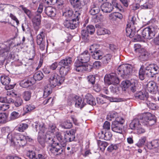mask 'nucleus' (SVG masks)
Returning a JSON list of instances; mask_svg holds the SVG:
<instances>
[{"instance_id": "0e129e2a", "label": "nucleus", "mask_w": 159, "mask_h": 159, "mask_svg": "<svg viewBox=\"0 0 159 159\" xmlns=\"http://www.w3.org/2000/svg\"><path fill=\"white\" fill-rule=\"evenodd\" d=\"M9 48V50L7 52V54H6V59H12L13 60L15 58V53L13 52H11L9 54V51L10 50V48L7 47Z\"/></svg>"}, {"instance_id": "5fc2aeb1", "label": "nucleus", "mask_w": 159, "mask_h": 159, "mask_svg": "<svg viewBox=\"0 0 159 159\" xmlns=\"http://www.w3.org/2000/svg\"><path fill=\"white\" fill-rule=\"evenodd\" d=\"M85 30L90 34H93L95 31L94 27L92 25H88Z\"/></svg>"}, {"instance_id": "4be33fe9", "label": "nucleus", "mask_w": 159, "mask_h": 159, "mask_svg": "<svg viewBox=\"0 0 159 159\" xmlns=\"http://www.w3.org/2000/svg\"><path fill=\"white\" fill-rule=\"evenodd\" d=\"M103 3V2L100 7L102 11L105 13L110 12L113 9L114 7L110 3L108 2Z\"/></svg>"}, {"instance_id": "6e6552de", "label": "nucleus", "mask_w": 159, "mask_h": 159, "mask_svg": "<svg viewBox=\"0 0 159 159\" xmlns=\"http://www.w3.org/2000/svg\"><path fill=\"white\" fill-rule=\"evenodd\" d=\"M159 30V29L157 26H150L143 30L142 35L144 39H150L154 37L156 34Z\"/></svg>"}, {"instance_id": "aec40b11", "label": "nucleus", "mask_w": 159, "mask_h": 159, "mask_svg": "<svg viewBox=\"0 0 159 159\" xmlns=\"http://www.w3.org/2000/svg\"><path fill=\"white\" fill-rule=\"evenodd\" d=\"M35 129L36 131H39L38 134H45V132L47 130L45 124L42 122H36L35 123Z\"/></svg>"}, {"instance_id": "e2e57ef3", "label": "nucleus", "mask_w": 159, "mask_h": 159, "mask_svg": "<svg viewBox=\"0 0 159 159\" xmlns=\"http://www.w3.org/2000/svg\"><path fill=\"white\" fill-rule=\"evenodd\" d=\"M110 89L111 92L113 93L118 94L119 93V90L118 87L114 85L113 86H111Z\"/></svg>"}, {"instance_id": "f704fd0d", "label": "nucleus", "mask_w": 159, "mask_h": 159, "mask_svg": "<svg viewBox=\"0 0 159 159\" xmlns=\"http://www.w3.org/2000/svg\"><path fill=\"white\" fill-rule=\"evenodd\" d=\"M93 52V54L92 55L93 58L96 60L101 59L103 55V52L102 50H98Z\"/></svg>"}, {"instance_id": "7ed1b4c3", "label": "nucleus", "mask_w": 159, "mask_h": 159, "mask_svg": "<svg viewBox=\"0 0 159 159\" xmlns=\"http://www.w3.org/2000/svg\"><path fill=\"white\" fill-rule=\"evenodd\" d=\"M7 140L11 143H17L20 147H23L27 141L31 142L32 139L29 136H26L20 133H9L7 135Z\"/></svg>"}, {"instance_id": "37998d69", "label": "nucleus", "mask_w": 159, "mask_h": 159, "mask_svg": "<svg viewBox=\"0 0 159 159\" xmlns=\"http://www.w3.org/2000/svg\"><path fill=\"white\" fill-rule=\"evenodd\" d=\"M97 143L100 149L102 151H104L105 148L108 145V143L107 142L100 140H98Z\"/></svg>"}, {"instance_id": "7c9ffc66", "label": "nucleus", "mask_w": 159, "mask_h": 159, "mask_svg": "<svg viewBox=\"0 0 159 159\" xmlns=\"http://www.w3.org/2000/svg\"><path fill=\"white\" fill-rule=\"evenodd\" d=\"M135 97L136 98L140 100H146L148 97V94L146 92L143 93L140 91L135 94Z\"/></svg>"}, {"instance_id": "5701e85b", "label": "nucleus", "mask_w": 159, "mask_h": 159, "mask_svg": "<svg viewBox=\"0 0 159 159\" xmlns=\"http://www.w3.org/2000/svg\"><path fill=\"white\" fill-rule=\"evenodd\" d=\"M69 2L75 10L81 11L83 5L80 0H69Z\"/></svg>"}, {"instance_id": "f8f14e48", "label": "nucleus", "mask_w": 159, "mask_h": 159, "mask_svg": "<svg viewBox=\"0 0 159 159\" xmlns=\"http://www.w3.org/2000/svg\"><path fill=\"white\" fill-rule=\"evenodd\" d=\"M103 2V0H96L92 2L90 6L89 13L91 15H95L98 14L100 11V7Z\"/></svg>"}, {"instance_id": "864d4df0", "label": "nucleus", "mask_w": 159, "mask_h": 159, "mask_svg": "<svg viewBox=\"0 0 159 159\" xmlns=\"http://www.w3.org/2000/svg\"><path fill=\"white\" fill-rule=\"evenodd\" d=\"M89 33L85 29L81 31V35L82 39L85 41H86L88 39Z\"/></svg>"}, {"instance_id": "393cba45", "label": "nucleus", "mask_w": 159, "mask_h": 159, "mask_svg": "<svg viewBox=\"0 0 159 159\" xmlns=\"http://www.w3.org/2000/svg\"><path fill=\"white\" fill-rule=\"evenodd\" d=\"M9 48H6L0 49V65H3L6 59V54H7V52Z\"/></svg>"}, {"instance_id": "f03ea898", "label": "nucleus", "mask_w": 159, "mask_h": 159, "mask_svg": "<svg viewBox=\"0 0 159 159\" xmlns=\"http://www.w3.org/2000/svg\"><path fill=\"white\" fill-rule=\"evenodd\" d=\"M137 117L133 119L130 123L129 127L131 129L135 130L140 126L139 119L143 125L149 126L154 124L157 121L155 116L149 112L139 115Z\"/></svg>"}, {"instance_id": "c85d7f7f", "label": "nucleus", "mask_w": 159, "mask_h": 159, "mask_svg": "<svg viewBox=\"0 0 159 159\" xmlns=\"http://www.w3.org/2000/svg\"><path fill=\"white\" fill-rule=\"evenodd\" d=\"M82 66L83 67V69L81 70L78 68L79 67H77V66L74 67V69L77 72H82L83 71L90 72L93 69V66L89 64L86 65L83 64Z\"/></svg>"}, {"instance_id": "20e7f679", "label": "nucleus", "mask_w": 159, "mask_h": 159, "mask_svg": "<svg viewBox=\"0 0 159 159\" xmlns=\"http://www.w3.org/2000/svg\"><path fill=\"white\" fill-rule=\"evenodd\" d=\"M138 20L135 16H130L128 24L126 28V34L127 36L132 38L134 36L136 30L138 27Z\"/></svg>"}, {"instance_id": "a19ab883", "label": "nucleus", "mask_w": 159, "mask_h": 159, "mask_svg": "<svg viewBox=\"0 0 159 159\" xmlns=\"http://www.w3.org/2000/svg\"><path fill=\"white\" fill-rule=\"evenodd\" d=\"M52 87L50 85H48L45 87L44 90L43 97L44 98L47 97L52 92Z\"/></svg>"}, {"instance_id": "2eb2a0df", "label": "nucleus", "mask_w": 159, "mask_h": 159, "mask_svg": "<svg viewBox=\"0 0 159 159\" xmlns=\"http://www.w3.org/2000/svg\"><path fill=\"white\" fill-rule=\"evenodd\" d=\"M86 102L92 106L95 105L96 104L95 98L89 93L87 94L85 98L83 99L81 107V108H83L86 105Z\"/></svg>"}, {"instance_id": "a878e982", "label": "nucleus", "mask_w": 159, "mask_h": 159, "mask_svg": "<svg viewBox=\"0 0 159 159\" xmlns=\"http://www.w3.org/2000/svg\"><path fill=\"white\" fill-rule=\"evenodd\" d=\"M146 88L149 92H152L157 91L158 86L156 83L153 81H151L147 84Z\"/></svg>"}, {"instance_id": "8fccbe9b", "label": "nucleus", "mask_w": 159, "mask_h": 159, "mask_svg": "<svg viewBox=\"0 0 159 159\" xmlns=\"http://www.w3.org/2000/svg\"><path fill=\"white\" fill-rule=\"evenodd\" d=\"M28 127V124L25 123H21L19 125L18 130L20 132H23Z\"/></svg>"}, {"instance_id": "09e8293b", "label": "nucleus", "mask_w": 159, "mask_h": 159, "mask_svg": "<svg viewBox=\"0 0 159 159\" xmlns=\"http://www.w3.org/2000/svg\"><path fill=\"white\" fill-rule=\"evenodd\" d=\"M26 155L30 159H38L36 157L35 153L32 150H29L27 151Z\"/></svg>"}, {"instance_id": "ea45409f", "label": "nucleus", "mask_w": 159, "mask_h": 159, "mask_svg": "<svg viewBox=\"0 0 159 159\" xmlns=\"http://www.w3.org/2000/svg\"><path fill=\"white\" fill-rule=\"evenodd\" d=\"M43 75L42 72L38 71L34 74L33 80L35 82L36 81H40L43 78Z\"/></svg>"}, {"instance_id": "c03bdc74", "label": "nucleus", "mask_w": 159, "mask_h": 159, "mask_svg": "<svg viewBox=\"0 0 159 159\" xmlns=\"http://www.w3.org/2000/svg\"><path fill=\"white\" fill-rule=\"evenodd\" d=\"M105 97L111 102H119L124 101V99L122 98H114L104 96Z\"/></svg>"}, {"instance_id": "f257e3e1", "label": "nucleus", "mask_w": 159, "mask_h": 159, "mask_svg": "<svg viewBox=\"0 0 159 159\" xmlns=\"http://www.w3.org/2000/svg\"><path fill=\"white\" fill-rule=\"evenodd\" d=\"M46 142L48 144V148L51 154L54 155H59L63 152L66 146H63V143L65 141L64 138L59 132L56 133V137L53 138L47 133L46 135Z\"/></svg>"}, {"instance_id": "1a4fd4ad", "label": "nucleus", "mask_w": 159, "mask_h": 159, "mask_svg": "<svg viewBox=\"0 0 159 159\" xmlns=\"http://www.w3.org/2000/svg\"><path fill=\"white\" fill-rule=\"evenodd\" d=\"M65 78L64 76H60L56 73L51 75L49 78L50 84L52 88L57 86H59L64 82Z\"/></svg>"}, {"instance_id": "2f4dec72", "label": "nucleus", "mask_w": 159, "mask_h": 159, "mask_svg": "<svg viewBox=\"0 0 159 159\" xmlns=\"http://www.w3.org/2000/svg\"><path fill=\"white\" fill-rule=\"evenodd\" d=\"M159 146V143L157 140H154L151 142L148 143L147 147L149 149H152L153 148H156Z\"/></svg>"}, {"instance_id": "338daca9", "label": "nucleus", "mask_w": 159, "mask_h": 159, "mask_svg": "<svg viewBox=\"0 0 159 159\" xmlns=\"http://www.w3.org/2000/svg\"><path fill=\"white\" fill-rule=\"evenodd\" d=\"M135 130L138 134L143 133L145 132V130L142 127L141 125H140V126H139L138 128H137Z\"/></svg>"}, {"instance_id": "6e6d98bb", "label": "nucleus", "mask_w": 159, "mask_h": 159, "mask_svg": "<svg viewBox=\"0 0 159 159\" xmlns=\"http://www.w3.org/2000/svg\"><path fill=\"white\" fill-rule=\"evenodd\" d=\"M87 79L89 83L91 84L92 85L95 84V77L93 75H90L88 76Z\"/></svg>"}, {"instance_id": "603ef678", "label": "nucleus", "mask_w": 159, "mask_h": 159, "mask_svg": "<svg viewBox=\"0 0 159 159\" xmlns=\"http://www.w3.org/2000/svg\"><path fill=\"white\" fill-rule=\"evenodd\" d=\"M109 31L104 28H98L97 30V33L99 35H104L109 34Z\"/></svg>"}, {"instance_id": "9d476101", "label": "nucleus", "mask_w": 159, "mask_h": 159, "mask_svg": "<svg viewBox=\"0 0 159 159\" xmlns=\"http://www.w3.org/2000/svg\"><path fill=\"white\" fill-rule=\"evenodd\" d=\"M148 66L145 67L144 66H141L139 71V78L141 80H143L145 78L144 75H146L149 77L153 78L154 75H153V72L150 71V69L148 68Z\"/></svg>"}, {"instance_id": "6ab92c4d", "label": "nucleus", "mask_w": 159, "mask_h": 159, "mask_svg": "<svg viewBox=\"0 0 159 159\" xmlns=\"http://www.w3.org/2000/svg\"><path fill=\"white\" fill-rule=\"evenodd\" d=\"M32 20L33 24L34 29L36 31H37L39 29V26L41 24V15L37 13H35V14L32 18Z\"/></svg>"}, {"instance_id": "bf43d9fd", "label": "nucleus", "mask_w": 159, "mask_h": 159, "mask_svg": "<svg viewBox=\"0 0 159 159\" xmlns=\"http://www.w3.org/2000/svg\"><path fill=\"white\" fill-rule=\"evenodd\" d=\"M19 116L20 115L18 112L13 111L11 114L10 118L11 120H14L18 118Z\"/></svg>"}, {"instance_id": "72a5a7b5", "label": "nucleus", "mask_w": 159, "mask_h": 159, "mask_svg": "<svg viewBox=\"0 0 159 159\" xmlns=\"http://www.w3.org/2000/svg\"><path fill=\"white\" fill-rule=\"evenodd\" d=\"M112 55L111 54H107L106 55L102 56L101 60L103 64L107 65L110 61Z\"/></svg>"}, {"instance_id": "680f3d73", "label": "nucleus", "mask_w": 159, "mask_h": 159, "mask_svg": "<svg viewBox=\"0 0 159 159\" xmlns=\"http://www.w3.org/2000/svg\"><path fill=\"white\" fill-rule=\"evenodd\" d=\"M146 104L148 107L152 110H155L157 108V105L156 104L151 102L149 101H147Z\"/></svg>"}, {"instance_id": "412c9836", "label": "nucleus", "mask_w": 159, "mask_h": 159, "mask_svg": "<svg viewBox=\"0 0 159 159\" xmlns=\"http://www.w3.org/2000/svg\"><path fill=\"white\" fill-rule=\"evenodd\" d=\"M112 134L111 133L108 131H102L101 133L98 134V137L100 139H103L104 140L108 141L110 140L111 138Z\"/></svg>"}, {"instance_id": "39448f33", "label": "nucleus", "mask_w": 159, "mask_h": 159, "mask_svg": "<svg viewBox=\"0 0 159 159\" xmlns=\"http://www.w3.org/2000/svg\"><path fill=\"white\" fill-rule=\"evenodd\" d=\"M72 62V58L69 56L60 60L58 65L61 66L59 69V72L61 75L65 76L69 72Z\"/></svg>"}, {"instance_id": "b1692460", "label": "nucleus", "mask_w": 159, "mask_h": 159, "mask_svg": "<svg viewBox=\"0 0 159 159\" xmlns=\"http://www.w3.org/2000/svg\"><path fill=\"white\" fill-rule=\"evenodd\" d=\"M111 129L113 131L121 133L122 132V126L117 121H114L111 125Z\"/></svg>"}, {"instance_id": "c756f323", "label": "nucleus", "mask_w": 159, "mask_h": 159, "mask_svg": "<svg viewBox=\"0 0 159 159\" xmlns=\"http://www.w3.org/2000/svg\"><path fill=\"white\" fill-rule=\"evenodd\" d=\"M48 133H46L45 134H38V140L39 144L41 145V146L44 148L45 146V143H47L46 142V135Z\"/></svg>"}, {"instance_id": "cd10ccee", "label": "nucleus", "mask_w": 159, "mask_h": 159, "mask_svg": "<svg viewBox=\"0 0 159 159\" xmlns=\"http://www.w3.org/2000/svg\"><path fill=\"white\" fill-rule=\"evenodd\" d=\"M35 83V81L32 79H30L28 80H24L21 81L20 84L23 88H27L31 86Z\"/></svg>"}, {"instance_id": "e433bc0d", "label": "nucleus", "mask_w": 159, "mask_h": 159, "mask_svg": "<svg viewBox=\"0 0 159 159\" xmlns=\"http://www.w3.org/2000/svg\"><path fill=\"white\" fill-rule=\"evenodd\" d=\"M35 108L34 105L32 104L26 105L23 108L24 113L23 115H25L26 113H30Z\"/></svg>"}, {"instance_id": "a211bd4d", "label": "nucleus", "mask_w": 159, "mask_h": 159, "mask_svg": "<svg viewBox=\"0 0 159 159\" xmlns=\"http://www.w3.org/2000/svg\"><path fill=\"white\" fill-rule=\"evenodd\" d=\"M82 99L81 97L79 96L75 95L74 97L71 98L70 97L67 100V102L69 104H71L72 103H75L76 107H80L81 109V103Z\"/></svg>"}, {"instance_id": "58836bf2", "label": "nucleus", "mask_w": 159, "mask_h": 159, "mask_svg": "<svg viewBox=\"0 0 159 159\" xmlns=\"http://www.w3.org/2000/svg\"><path fill=\"white\" fill-rule=\"evenodd\" d=\"M148 66V68L150 69V71L154 72V73H153V75H154V76L159 72V68L156 64H150Z\"/></svg>"}, {"instance_id": "de8ad7c7", "label": "nucleus", "mask_w": 159, "mask_h": 159, "mask_svg": "<svg viewBox=\"0 0 159 159\" xmlns=\"http://www.w3.org/2000/svg\"><path fill=\"white\" fill-rule=\"evenodd\" d=\"M72 126V123L68 120L64 121L61 124V127L64 129H70Z\"/></svg>"}, {"instance_id": "423d86ee", "label": "nucleus", "mask_w": 159, "mask_h": 159, "mask_svg": "<svg viewBox=\"0 0 159 159\" xmlns=\"http://www.w3.org/2000/svg\"><path fill=\"white\" fill-rule=\"evenodd\" d=\"M90 56L87 50L84 51L78 57L74 64V67L77 66L81 70L83 69L82 64L88 63L90 61Z\"/></svg>"}, {"instance_id": "13d9d810", "label": "nucleus", "mask_w": 159, "mask_h": 159, "mask_svg": "<svg viewBox=\"0 0 159 159\" xmlns=\"http://www.w3.org/2000/svg\"><path fill=\"white\" fill-rule=\"evenodd\" d=\"M99 47V45L98 44H94L92 45L90 48L89 50L91 52L93 53L94 52L97 51Z\"/></svg>"}, {"instance_id": "4c0bfd02", "label": "nucleus", "mask_w": 159, "mask_h": 159, "mask_svg": "<svg viewBox=\"0 0 159 159\" xmlns=\"http://www.w3.org/2000/svg\"><path fill=\"white\" fill-rule=\"evenodd\" d=\"M140 52L141 54L139 56V58L140 60L145 61L148 60L149 54L147 51L143 49L142 52Z\"/></svg>"}, {"instance_id": "774afa93", "label": "nucleus", "mask_w": 159, "mask_h": 159, "mask_svg": "<svg viewBox=\"0 0 159 159\" xmlns=\"http://www.w3.org/2000/svg\"><path fill=\"white\" fill-rule=\"evenodd\" d=\"M131 83L129 80H126L125 81H123L122 83V84L123 87L127 89L129 88Z\"/></svg>"}, {"instance_id": "dca6fc26", "label": "nucleus", "mask_w": 159, "mask_h": 159, "mask_svg": "<svg viewBox=\"0 0 159 159\" xmlns=\"http://www.w3.org/2000/svg\"><path fill=\"white\" fill-rule=\"evenodd\" d=\"M76 20H77L75 19L66 18L64 21L63 24L65 27L67 28L74 29L78 26V24L76 23Z\"/></svg>"}, {"instance_id": "4d7b16f0", "label": "nucleus", "mask_w": 159, "mask_h": 159, "mask_svg": "<svg viewBox=\"0 0 159 159\" xmlns=\"http://www.w3.org/2000/svg\"><path fill=\"white\" fill-rule=\"evenodd\" d=\"M23 101L20 98H18L14 103L15 106L17 107H19L22 105L23 103Z\"/></svg>"}, {"instance_id": "79ce46f5", "label": "nucleus", "mask_w": 159, "mask_h": 159, "mask_svg": "<svg viewBox=\"0 0 159 159\" xmlns=\"http://www.w3.org/2000/svg\"><path fill=\"white\" fill-rule=\"evenodd\" d=\"M32 92L30 90L24 91L22 94L23 98L25 101H28L30 100Z\"/></svg>"}, {"instance_id": "0eeeda50", "label": "nucleus", "mask_w": 159, "mask_h": 159, "mask_svg": "<svg viewBox=\"0 0 159 159\" xmlns=\"http://www.w3.org/2000/svg\"><path fill=\"white\" fill-rule=\"evenodd\" d=\"M132 66L129 64H123L120 65L117 69L118 75L123 78H126L130 75L132 72Z\"/></svg>"}, {"instance_id": "bb28decb", "label": "nucleus", "mask_w": 159, "mask_h": 159, "mask_svg": "<svg viewBox=\"0 0 159 159\" xmlns=\"http://www.w3.org/2000/svg\"><path fill=\"white\" fill-rule=\"evenodd\" d=\"M45 14L51 18L54 17L56 15V10L51 6L46 7L44 10Z\"/></svg>"}, {"instance_id": "c9c22d12", "label": "nucleus", "mask_w": 159, "mask_h": 159, "mask_svg": "<svg viewBox=\"0 0 159 159\" xmlns=\"http://www.w3.org/2000/svg\"><path fill=\"white\" fill-rule=\"evenodd\" d=\"M122 18V15L118 12L112 13L109 15V19L113 20H116L117 18L121 19Z\"/></svg>"}, {"instance_id": "052dcab7", "label": "nucleus", "mask_w": 159, "mask_h": 159, "mask_svg": "<svg viewBox=\"0 0 159 159\" xmlns=\"http://www.w3.org/2000/svg\"><path fill=\"white\" fill-rule=\"evenodd\" d=\"M118 148L116 144H111L107 148V150L109 152H111L114 150H116Z\"/></svg>"}, {"instance_id": "49530a36", "label": "nucleus", "mask_w": 159, "mask_h": 159, "mask_svg": "<svg viewBox=\"0 0 159 159\" xmlns=\"http://www.w3.org/2000/svg\"><path fill=\"white\" fill-rule=\"evenodd\" d=\"M8 115L4 113H0V123H5L7 121Z\"/></svg>"}, {"instance_id": "3c124183", "label": "nucleus", "mask_w": 159, "mask_h": 159, "mask_svg": "<svg viewBox=\"0 0 159 159\" xmlns=\"http://www.w3.org/2000/svg\"><path fill=\"white\" fill-rule=\"evenodd\" d=\"M146 140V138L145 137H141L136 144L139 147H142L144 145Z\"/></svg>"}, {"instance_id": "f3484780", "label": "nucleus", "mask_w": 159, "mask_h": 159, "mask_svg": "<svg viewBox=\"0 0 159 159\" xmlns=\"http://www.w3.org/2000/svg\"><path fill=\"white\" fill-rule=\"evenodd\" d=\"M0 80L2 84L6 86L5 88L7 90L11 89L14 87V85L10 84L11 79L7 76L5 75L1 76Z\"/></svg>"}, {"instance_id": "4468645a", "label": "nucleus", "mask_w": 159, "mask_h": 159, "mask_svg": "<svg viewBox=\"0 0 159 159\" xmlns=\"http://www.w3.org/2000/svg\"><path fill=\"white\" fill-rule=\"evenodd\" d=\"M76 132V130L75 129L66 131L64 134L65 141L63 143V146H66V142H70L74 140Z\"/></svg>"}, {"instance_id": "473e14b6", "label": "nucleus", "mask_w": 159, "mask_h": 159, "mask_svg": "<svg viewBox=\"0 0 159 159\" xmlns=\"http://www.w3.org/2000/svg\"><path fill=\"white\" fill-rule=\"evenodd\" d=\"M45 33L43 31H42L37 35L36 39L37 44L45 43Z\"/></svg>"}, {"instance_id": "9b49d317", "label": "nucleus", "mask_w": 159, "mask_h": 159, "mask_svg": "<svg viewBox=\"0 0 159 159\" xmlns=\"http://www.w3.org/2000/svg\"><path fill=\"white\" fill-rule=\"evenodd\" d=\"M63 15L66 17V18L72 19H75L78 21L80 18V11H76L73 14V11L70 8H66L65 11H63Z\"/></svg>"}, {"instance_id": "a18cd8bd", "label": "nucleus", "mask_w": 159, "mask_h": 159, "mask_svg": "<svg viewBox=\"0 0 159 159\" xmlns=\"http://www.w3.org/2000/svg\"><path fill=\"white\" fill-rule=\"evenodd\" d=\"M117 116L118 114L116 112L111 111L107 115V119L108 120L111 121L115 118H116V119Z\"/></svg>"}, {"instance_id": "69168bd1", "label": "nucleus", "mask_w": 159, "mask_h": 159, "mask_svg": "<svg viewBox=\"0 0 159 159\" xmlns=\"http://www.w3.org/2000/svg\"><path fill=\"white\" fill-rule=\"evenodd\" d=\"M22 9L25 13L27 15L30 19L32 18V13L30 10L25 7H22Z\"/></svg>"}, {"instance_id": "ddd939ff", "label": "nucleus", "mask_w": 159, "mask_h": 159, "mask_svg": "<svg viewBox=\"0 0 159 159\" xmlns=\"http://www.w3.org/2000/svg\"><path fill=\"white\" fill-rule=\"evenodd\" d=\"M105 82L110 85L118 84L120 83V80L116 76V74L114 73L106 75L104 78Z\"/></svg>"}]
</instances>
